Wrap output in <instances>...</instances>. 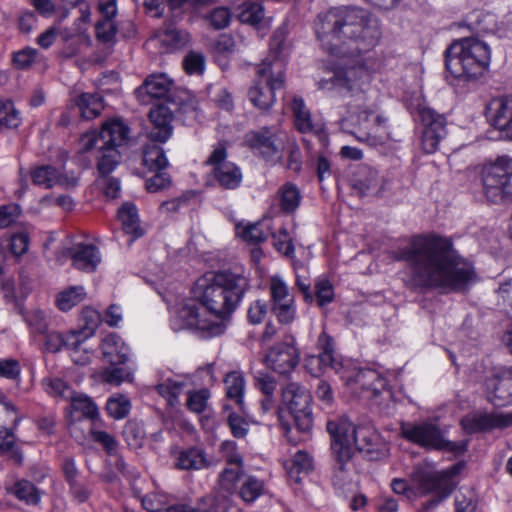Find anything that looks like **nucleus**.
<instances>
[{
	"label": "nucleus",
	"instance_id": "obj_1",
	"mask_svg": "<svg viewBox=\"0 0 512 512\" xmlns=\"http://www.w3.org/2000/svg\"><path fill=\"white\" fill-rule=\"evenodd\" d=\"M249 286V279L242 272L220 270L210 273L197 281L194 297L216 320L203 319L193 300L182 306L179 317L186 326L202 331L205 337L219 336L225 332L226 322L239 306Z\"/></svg>",
	"mask_w": 512,
	"mask_h": 512
},
{
	"label": "nucleus",
	"instance_id": "obj_2",
	"mask_svg": "<svg viewBox=\"0 0 512 512\" xmlns=\"http://www.w3.org/2000/svg\"><path fill=\"white\" fill-rule=\"evenodd\" d=\"M478 280L472 262L464 258L449 237L418 235V286L442 293H465Z\"/></svg>",
	"mask_w": 512,
	"mask_h": 512
},
{
	"label": "nucleus",
	"instance_id": "obj_3",
	"mask_svg": "<svg viewBox=\"0 0 512 512\" xmlns=\"http://www.w3.org/2000/svg\"><path fill=\"white\" fill-rule=\"evenodd\" d=\"M315 32L329 54L354 57L371 51L379 43L382 25L377 16L363 8H335L318 15Z\"/></svg>",
	"mask_w": 512,
	"mask_h": 512
},
{
	"label": "nucleus",
	"instance_id": "obj_4",
	"mask_svg": "<svg viewBox=\"0 0 512 512\" xmlns=\"http://www.w3.org/2000/svg\"><path fill=\"white\" fill-rule=\"evenodd\" d=\"M130 140V127L121 118L107 119L99 132L86 133L81 138V151H96L97 170L111 173L121 160L119 148Z\"/></svg>",
	"mask_w": 512,
	"mask_h": 512
},
{
	"label": "nucleus",
	"instance_id": "obj_5",
	"mask_svg": "<svg viewBox=\"0 0 512 512\" xmlns=\"http://www.w3.org/2000/svg\"><path fill=\"white\" fill-rule=\"evenodd\" d=\"M491 52L489 46L474 37L455 40L445 51V66L454 77L465 81H476L489 69Z\"/></svg>",
	"mask_w": 512,
	"mask_h": 512
},
{
	"label": "nucleus",
	"instance_id": "obj_6",
	"mask_svg": "<svg viewBox=\"0 0 512 512\" xmlns=\"http://www.w3.org/2000/svg\"><path fill=\"white\" fill-rule=\"evenodd\" d=\"M327 431L331 439L349 448L351 456L355 447L369 461L384 459L389 454L388 443L372 426H354L347 417H338L327 422Z\"/></svg>",
	"mask_w": 512,
	"mask_h": 512
},
{
	"label": "nucleus",
	"instance_id": "obj_7",
	"mask_svg": "<svg viewBox=\"0 0 512 512\" xmlns=\"http://www.w3.org/2000/svg\"><path fill=\"white\" fill-rule=\"evenodd\" d=\"M281 61H264L257 69V78L250 88L248 96L252 104L268 110L275 102V91L284 88V70Z\"/></svg>",
	"mask_w": 512,
	"mask_h": 512
},
{
	"label": "nucleus",
	"instance_id": "obj_8",
	"mask_svg": "<svg viewBox=\"0 0 512 512\" xmlns=\"http://www.w3.org/2000/svg\"><path fill=\"white\" fill-rule=\"evenodd\" d=\"M481 178L484 194L489 201H512L511 157L499 156L494 162L486 164L482 169Z\"/></svg>",
	"mask_w": 512,
	"mask_h": 512
},
{
	"label": "nucleus",
	"instance_id": "obj_9",
	"mask_svg": "<svg viewBox=\"0 0 512 512\" xmlns=\"http://www.w3.org/2000/svg\"><path fill=\"white\" fill-rule=\"evenodd\" d=\"M341 128L359 141L372 146L385 144L389 140L387 118L382 115L374 116L372 111L363 110L358 114H351L342 119Z\"/></svg>",
	"mask_w": 512,
	"mask_h": 512
},
{
	"label": "nucleus",
	"instance_id": "obj_10",
	"mask_svg": "<svg viewBox=\"0 0 512 512\" xmlns=\"http://www.w3.org/2000/svg\"><path fill=\"white\" fill-rule=\"evenodd\" d=\"M368 68L359 63L355 66H346L336 69L329 78L318 81V88L324 91L336 92L343 96H354L364 90L369 82Z\"/></svg>",
	"mask_w": 512,
	"mask_h": 512
},
{
	"label": "nucleus",
	"instance_id": "obj_11",
	"mask_svg": "<svg viewBox=\"0 0 512 512\" xmlns=\"http://www.w3.org/2000/svg\"><path fill=\"white\" fill-rule=\"evenodd\" d=\"M461 470L460 465H454L445 471L420 473L418 471V492L432 494V497L421 503L424 510L437 506L447 498L455 488L453 477Z\"/></svg>",
	"mask_w": 512,
	"mask_h": 512
},
{
	"label": "nucleus",
	"instance_id": "obj_12",
	"mask_svg": "<svg viewBox=\"0 0 512 512\" xmlns=\"http://www.w3.org/2000/svg\"><path fill=\"white\" fill-rule=\"evenodd\" d=\"M310 392L298 383H288L282 389V402L294 419L295 428L299 432H308L312 428L313 417Z\"/></svg>",
	"mask_w": 512,
	"mask_h": 512
},
{
	"label": "nucleus",
	"instance_id": "obj_13",
	"mask_svg": "<svg viewBox=\"0 0 512 512\" xmlns=\"http://www.w3.org/2000/svg\"><path fill=\"white\" fill-rule=\"evenodd\" d=\"M227 148L219 144L205 161L211 167V175L216 184L224 190H235L242 184L241 168L229 161Z\"/></svg>",
	"mask_w": 512,
	"mask_h": 512
},
{
	"label": "nucleus",
	"instance_id": "obj_14",
	"mask_svg": "<svg viewBox=\"0 0 512 512\" xmlns=\"http://www.w3.org/2000/svg\"><path fill=\"white\" fill-rule=\"evenodd\" d=\"M421 124V146L426 154L434 153L446 135V118L431 108L421 107L418 102Z\"/></svg>",
	"mask_w": 512,
	"mask_h": 512
},
{
	"label": "nucleus",
	"instance_id": "obj_15",
	"mask_svg": "<svg viewBox=\"0 0 512 512\" xmlns=\"http://www.w3.org/2000/svg\"><path fill=\"white\" fill-rule=\"evenodd\" d=\"M271 296V311L277 320L284 325L292 323L296 316L294 295L280 276H273L269 282Z\"/></svg>",
	"mask_w": 512,
	"mask_h": 512
},
{
	"label": "nucleus",
	"instance_id": "obj_16",
	"mask_svg": "<svg viewBox=\"0 0 512 512\" xmlns=\"http://www.w3.org/2000/svg\"><path fill=\"white\" fill-rule=\"evenodd\" d=\"M356 383L369 393L367 396L381 411L389 412L391 405V392L387 389V380L372 369H361L356 374Z\"/></svg>",
	"mask_w": 512,
	"mask_h": 512
},
{
	"label": "nucleus",
	"instance_id": "obj_17",
	"mask_svg": "<svg viewBox=\"0 0 512 512\" xmlns=\"http://www.w3.org/2000/svg\"><path fill=\"white\" fill-rule=\"evenodd\" d=\"M245 142L266 161H274L280 156L282 144L276 131L271 127L264 126L248 132L245 135Z\"/></svg>",
	"mask_w": 512,
	"mask_h": 512
},
{
	"label": "nucleus",
	"instance_id": "obj_18",
	"mask_svg": "<svg viewBox=\"0 0 512 512\" xmlns=\"http://www.w3.org/2000/svg\"><path fill=\"white\" fill-rule=\"evenodd\" d=\"M418 445L428 449L461 455L467 450V441L446 440L440 430L432 424L418 425Z\"/></svg>",
	"mask_w": 512,
	"mask_h": 512
},
{
	"label": "nucleus",
	"instance_id": "obj_19",
	"mask_svg": "<svg viewBox=\"0 0 512 512\" xmlns=\"http://www.w3.org/2000/svg\"><path fill=\"white\" fill-rule=\"evenodd\" d=\"M265 361L269 368L280 375H286L299 364L300 354L294 344L281 342L268 350Z\"/></svg>",
	"mask_w": 512,
	"mask_h": 512
},
{
	"label": "nucleus",
	"instance_id": "obj_20",
	"mask_svg": "<svg viewBox=\"0 0 512 512\" xmlns=\"http://www.w3.org/2000/svg\"><path fill=\"white\" fill-rule=\"evenodd\" d=\"M485 392L488 401L496 407L512 404V367L487 378Z\"/></svg>",
	"mask_w": 512,
	"mask_h": 512
},
{
	"label": "nucleus",
	"instance_id": "obj_21",
	"mask_svg": "<svg viewBox=\"0 0 512 512\" xmlns=\"http://www.w3.org/2000/svg\"><path fill=\"white\" fill-rule=\"evenodd\" d=\"M331 439V450L335 459V468L332 475V484L338 490H349L353 485L351 469V452L346 446Z\"/></svg>",
	"mask_w": 512,
	"mask_h": 512
},
{
	"label": "nucleus",
	"instance_id": "obj_22",
	"mask_svg": "<svg viewBox=\"0 0 512 512\" xmlns=\"http://www.w3.org/2000/svg\"><path fill=\"white\" fill-rule=\"evenodd\" d=\"M487 113L489 121L501 136L512 140V95L493 99Z\"/></svg>",
	"mask_w": 512,
	"mask_h": 512
},
{
	"label": "nucleus",
	"instance_id": "obj_23",
	"mask_svg": "<svg viewBox=\"0 0 512 512\" xmlns=\"http://www.w3.org/2000/svg\"><path fill=\"white\" fill-rule=\"evenodd\" d=\"M149 121L152 125L147 133L151 142L165 143L173 132V113L166 105H157L149 111Z\"/></svg>",
	"mask_w": 512,
	"mask_h": 512
},
{
	"label": "nucleus",
	"instance_id": "obj_24",
	"mask_svg": "<svg viewBox=\"0 0 512 512\" xmlns=\"http://www.w3.org/2000/svg\"><path fill=\"white\" fill-rule=\"evenodd\" d=\"M461 425L468 433L503 429L512 425V413H481L466 416L461 420Z\"/></svg>",
	"mask_w": 512,
	"mask_h": 512
},
{
	"label": "nucleus",
	"instance_id": "obj_25",
	"mask_svg": "<svg viewBox=\"0 0 512 512\" xmlns=\"http://www.w3.org/2000/svg\"><path fill=\"white\" fill-rule=\"evenodd\" d=\"M171 86L172 81L164 73L152 74L135 90V96L142 105H148L152 99L166 97Z\"/></svg>",
	"mask_w": 512,
	"mask_h": 512
},
{
	"label": "nucleus",
	"instance_id": "obj_26",
	"mask_svg": "<svg viewBox=\"0 0 512 512\" xmlns=\"http://www.w3.org/2000/svg\"><path fill=\"white\" fill-rule=\"evenodd\" d=\"M292 111L295 128L300 133L319 135L323 132L324 124L321 121L312 119L311 113L302 98L294 97L292 101Z\"/></svg>",
	"mask_w": 512,
	"mask_h": 512
},
{
	"label": "nucleus",
	"instance_id": "obj_27",
	"mask_svg": "<svg viewBox=\"0 0 512 512\" xmlns=\"http://www.w3.org/2000/svg\"><path fill=\"white\" fill-rule=\"evenodd\" d=\"M70 406L67 412L69 423L80 421L82 418L96 419L99 415L96 404L90 397L82 393L73 392V396L68 398Z\"/></svg>",
	"mask_w": 512,
	"mask_h": 512
},
{
	"label": "nucleus",
	"instance_id": "obj_28",
	"mask_svg": "<svg viewBox=\"0 0 512 512\" xmlns=\"http://www.w3.org/2000/svg\"><path fill=\"white\" fill-rule=\"evenodd\" d=\"M68 254L73 266L86 272H93L101 261L98 248L92 244H78Z\"/></svg>",
	"mask_w": 512,
	"mask_h": 512
},
{
	"label": "nucleus",
	"instance_id": "obj_29",
	"mask_svg": "<svg viewBox=\"0 0 512 512\" xmlns=\"http://www.w3.org/2000/svg\"><path fill=\"white\" fill-rule=\"evenodd\" d=\"M238 19L245 24L251 25L257 29L264 28L268 25L265 17L264 7L261 3L245 0L238 5Z\"/></svg>",
	"mask_w": 512,
	"mask_h": 512
},
{
	"label": "nucleus",
	"instance_id": "obj_30",
	"mask_svg": "<svg viewBox=\"0 0 512 512\" xmlns=\"http://www.w3.org/2000/svg\"><path fill=\"white\" fill-rule=\"evenodd\" d=\"M118 218L122 223L123 231L126 234L132 235L129 244L144 235V229L140 226L137 208L133 203H124L118 210Z\"/></svg>",
	"mask_w": 512,
	"mask_h": 512
},
{
	"label": "nucleus",
	"instance_id": "obj_31",
	"mask_svg": "<svg viewBox=\"0 0 512 512\" xmlns=\"http://www.w3.org/2000/svg\"><path fill=\"white\" fill-rule=\"evenodd\" d=\"M102 353L107 362L111 365L124 364L127 359V348L122 339L111 333L102 340Z\"/></svg>",
	"mask_w": 512,
	"mask_h": 512
},
{
	"label": "nucleus",
	"instance_id": "obj_32",
	"mask_svg": "<svg viewBox=\"0 0 512 512\" xmlns=\"http://www.w3.org/2000/svg\"><path fill=\"white\" fill-rule=\"evenodd\" d=\"M75 105L79 108L80 115L85 120L96 118L104 109L103 98L97 93L80 94L75 98Z\"/></svg>",
	"mask_w": 512,
	"mask_h": 512
},
{
	"label": "nucleus",
	"instance_id": "obj_33",
	"mask_svg": "<svg viewBox=\"0 0 512 512\" xmlns=\"http://www.w3.org/2000/svg\"><path fill=\"white\" fill-rule=\"evenodd\" d=\"M45 335V347L51 353L59 352L63 347L77 352L81 347L77 334L71 330L66 334L47 331Z\"/></svg>",
	"mask_w": 512,
	"mask_h": 512
},
{
	"label": "nucleus",
	"instance_id": "obj_34",
	"mask_svg": "<svg viewBox=\"0 0 512 512\" xmlns=\"http://www.w3.org/2000/svg\"><path fill=\"white\" fill-rule=\"evenodd\" d=\"M226 397L235 402L240 410L244 408L245 380L241 373L232 371L224 378Z\"/></svg>",
	"mask_w": 512,
	"mask_h": 512
},
{
	"label": "nucleus",
	"instance_id": "obj_35",
	"mask_svg": "<svg viewBox=\"0 0 512 512\" xmlns=\"http://www.w3.org/2000/svg\"><path fill=\"white\" fill-rule=\"evenodd\" d=\"M236 233L248 243L260 244L268 239L271 235V230L267 223L260 221L257 223H249L246 226L237 224Z\"/></svg>",
	"mask_w": 512,
	"mask_h": 512
},
{
	"label": "nucleus",
	"instance_id": "obj_36",
	"mask_svg": "<svg viewBox=\"0 0 512 512\" xmlns=\"http://www.w3.org/2000/svg\"><path fill=\"white\" fill-rule=\"evenodd\" d=\"M13 428L7 429L4 426L0 425V454H10V457L17 463L21 464L23 461L22 452L15 446V435L14 428L20 422L19 417H15L13 420Z\"/></svg>",
	"mask_w": 512,
	"mask_h": 512
},
{
	"label": "nucleus",
	"instance_id": "obj_37",
	"mask_svg": "<svg viewBox=\"0 0 512 512\" xmlns=\"http://www.w3.org/2000/svg\"><path fill=\"white\" fill-rule=\"evenodd\" d=\"M7 492L14 495L19 501L28 505H37L41 500L40 491L28 480L21 479L6 488Z\"/></svg>",
	"mask_w": 512,
	"mask_h": 512
},
{
	"label": "nucleus",
	"instance_id": "obj_38",
	"mask_svg": "<svg viewBox=\"0 0 512 512\" xmlns=\"http://www.w3.org/2000/svg\"><path fill=\"white\" fill-rule=\"evenodd\" d=\"M80 322V328L71 331L77 334L81 346L86 339L94 335L101 322L100 314L96 310L86 307L82 310Z\"/></svg>",
	"mask_w": 512,
	"mask_h": 512
},
{
	"label": "nucleus",
	"instance_id": "obj_39",
	"mask_svg": "<svg viewBox=\"0 0 512 512\" xmlns=\"http://www.w3.org/2000/svg\"><path fill=\"white\" fill-rule=\"evenodd\" d=\"M176 466L183 470H199L208 466L204 452L198 448H189L179 453Z\"/></svg>",
	"mask_w": 512,
	"mask_h": 512
},
{
	"label": "nucleus",
	"instance_id": "obj_40",
	"mask_svg": "<svg viewBox=\"0 0 512 512\" xmlns=\"http://www.w3.org/2000/svg\"><path fill=\"white\" fill-rule=\"evenodd\" d=\"M147 144L143 150V164L151 171L164 170L168 166V160L162 147L155 144Z\"/></svg>",
	"mask_w": 512,
	"mask_h": 512
},
{
	"label": "nucleus",
	"instance_id": "obj_41",
	"mask_svg": "<svg viewBox=\"0 0 512 512\" xmlns=\"http://www.w3.org/2000/svg\"><path fill=\"white\" fill-rule=\"evenodd\" d=\"M158 39L165 52H172L186 44L188 34L175 27L168 26L163 31L159 32Z\"/></svg>",
	"mask_w": 512,
	"mask_h": 512
},
{
	"label": "nucleus",
	"instance_id": "obj_42",
	"mask_svg": "<svg viewBox=\"0 0 512 512\" xmlns=\"http://www.w3.org/2000/svg\"><path fill=\"white\" fill-rule=\"evenodd\" d=\"M125 442L133 449L141 448L146 438L144 425L135 419L128 420L122 430Z\"/></svg>",
	"mask_w": 512,
	"mask_h": 512
},
{
	"label": "nucleus",
	"instance_id": "obj_43",
	"mask_svg": "<svg viewBox=\"0 0 512 512\" xmlns=\"http://www.w3.org/2000/svg\"><path fill=\"white\" fill-rule=\"evenodd\" d=\"M279 204L283 212L294 213L301 202V193L292 183H286L279 189Z\"/></svg>",
	"mask_w": 512,
	"mask_h": 512
},
{
	"label": "nucleus",
	"instance_id": "obj_44",
	"mask_svg": "<svg viewBox=\"0 0 512 512\" xmlns=\"http://www.w3.org/2000/svg\"><path fill=\"white\" fill-rule=\"evenodd\" d=\"M86 297L83 286H71L57 295L56 304L61 311H69Z\"/></svg>",
	"mask_w": 512,
	"mask_h": 512
},
{
	"label": "nucleus",
	"instance_id": "obj_45",
	"mask_svg": "<svg viewBox=\"0 0 512 512\" xmlns=\"http://www.w3.org/2000/svg\"><path fill=\"white\" fill-rule=\"evenodd\" d=\"M244 475V466H226L219 475L218 484L222 490L233 493Z\"/></svg>",
	"mask_w": 512,
	"mask_h": 512
},
{
	"label": "nucleus",
	"instance_id": "obj_46",
	"mask_svg": "<svg viewBox=\"0 0 512 512\" xmlns=\"http://www.w3.org/2000/svg\"><path fill=\"white\" fill-rule=\"evenodd\" d=\"M21 123L19 112L11 100H0V126L8 129L17 128Z\"/></svg>",
	"mask_w": 512,
	"mask_h": 512
},
{
	"label": "nucleus",
	"instance_id": "obj_47",
	"mask_svg": "<svg viewBox=\"0 0 512 512\" xmlns=\"http://www.w3.org/2000/svg\"><path fill=\"white\" fill-rule=\"evenodd\" d=\"M44 390L53 397H59L68 400L73 396L74 390L59 378H44L42 380Z\"/></svg>",
	"mask_w": 512,
	"mask_h": 512
},
{
	"label": "nucleus",
	"instance_id": "obj_48",
	"mask_svg": "<svg viewBox=\"0 0 512 512\" xmlns=\"http://www.w3.org/2000/svg\"><path fill=\"white\" fill-rule=\"evenodd\" d=\"M131 403L129 399L123 395L111 397L107 400V413L114 419H122L126 417L130 411Z\"/></svg>",
	"mask_w": 512,
	"mask_h": 512
},
{
	"label": "nucleus",
	"instance_id": "obj_49",
	"mask_svg": "<svg viewBox=\"0 0 512 512\" xmlns=\"http://www.w3.org/2000/svg\"><path fill=\"white\" fill-rule=\"evenodd\" d=\"M31 178L35 185L51 188L56 185V169L52 166H40L32 170Z\"/></svg>",
	"mask_w": 512,
	"mask_h": 512
},
{
	"label": "nucleus",
	"instance_id": "obj_50",
	"mask_svg": "<svg viewBox=\"0 0 512 512\" xmlns=\"http://www.w3.org/2000/svg\"><path fill=\"white\" fill-rule=\"evenodd\" d=\"M263 491V483L254 476H248L243 481L239 495L245 502L255 501Z\"/></svg>",
	"mask_w": 512,
	"mask_h": 512
},
{
	"label": "nucleus",
	"instance_id": "obj_51",
	"mask_svg": "<svg viewBox=\"0 0 512 512\" xmlns=\"http://www.w3.org/2000/svg\"><path fill=\"white\" fill-rule=\"evenodd\" d=\"M112 367L106 368L102 371L100 377L102 382L114 386L120 385L124 381H131L132 376L128 369L117 367L118 365H111Z\"/></svg>",
	"mask_w": 512,
	"mask_h": 512
},
{
	"label": "nucleus",
	"instance_id": "obj_52",
	"mask_svg": "<svg viewBox=\"0 0 512 512\" xmlns=\"http://www.w3.org/2000/svg\"><path fill=\"white\" fill-rule=\"evenodd\" d=\"M117 26L111 19H101L95 24L96 39L102 43L110 44L115 42Z\"/></svg>",
	"mask_w": 512,
	"mask_h": 512
},
{
	"label": "nucleus",
	"instance_id": "obj_53",
	"mask_svg": "<svg viewBox=\"0 0 512 512\" xmlns=\"http://www.w3.org/2000/svg\"><path fill=\"white\" fill-rule=\"evenodd\" d=\"M183 387V382L167 379L163 383H160L156 386V391L161 396L166 398L171 406H174L177 403L178 396L181 393Z\"/></svg>",
	"mask_w": 512,
	"mask_h": 512
},
{
	"label": "nucleus",
	"instance_id": "obj_54",
	"mask_svg": "<svg viewBox=\"0 0 512 512\" xmlns=\"http://www.w3.org/2000/svg\"><path fill=\"white\" fill-rule=\"evenodd\" d=\"M379 184V176L377 171L367 169L363 177L355 180L353 188L359 192L360 195H366L371 190L377 188Z\"/></svg>",
	"mask_w": 512,
	"mask_h": 512
},
{
	"label": "nucleus",
	"instance_id": "obj_55",
	"mask_svg": "<svg viewBox=\"0 0 512 512\" xmlns=\"http://www.w3.org/2000/svg\"><path fill=\"white\" fill-rule=\"evenodd\" d=\"M391 488L394 493L402 495L409 501L416 498V486L412 478H394Z\"/></svg>",
	"mask_w": 512,
	"mask_h": 512
},
{
	"label": "nucleus",
	"instance_id": "obj_56",
	"mask_svg": "<svg viewBox=\"0 0 512 512\" xmlns=\"http://www.w3.org/2000/svg\"><path fill=\"white\" fill-rule=\"evenodd\" d=\"M38 51L31 47L23 48L13 53L12 63L20 70L28 69L35 62Z\"/></svg>",
	"mask_w": 512,
	"mask_h": 512
},
{
	"label": "nucleus",
	"instance_id": "obj_57",
	"mask_svg": "<svg viewBox=\"0 0 512 512\" xmlns=\"http://www.w3.org/2000/svg\"><path fill=\"white\" fill-rule=\"evenodd\" d=\"M154 172V175L147 178L145 181V187L150 193L162 191L168 188L171 184V178L168 173L163 170Z\"/></svg>",
	"mask_w": 512,
	"mask_h": 512
},
{
	"label": "nucleus",
	"instance_id": "obj_58",
	"mask_svg": "<svg viewBox=\"0 0 512 512\" xmlns=\"http://www.w3.org/2000/svg\"><path fill=\"white\" fill-rule=\"evenodd\" d=\"M220 451L226 466H244L243 457L237 451L235 442L225 441L221 444Z\"/></svg>",
	"mask_w": 512,
	"mask_h": 512
},
{
	"label": "nucleus",
	"instance_id": "obj_59",
	"mask_svg": "<svg viewBox=\"0 0 512 512\" xmlns=\"http://www.w3.org/2000/svg\"><path fill=\"white\" fill-rule=\"evenodd\" d=\"M25 321L33 331L39 334L47 333L48 321L45 313L42 310L35 309L31 312H28L25 315Z\"/></svg>",
	"mask_w": 512,
	"mask_h": 512
},
{
	"label": "nucleus",
	"instance_id": "obj_60",
	"mask_svg": "<svg viewBox=\"0 0 512 512\" xmlns=\"http://www.w3.org/2000/svg\"><path fill=\"white\" fill-rule=\"evenodd\" d=\"M209 24L216 30L226 28L231 21V13L228 8L218 7L213 9L206 17Z\"/></svg>",
	"mask_w": 512,
	"mask_h": 512
},
{
	"label": "nucleus",
	"instance_id": "obj_61",
	"mask_svg": "<svg viewBox=\"0 0 512 512\" xmlns=\"http://www.w3.org/2000/svg\"><path fill=\"white\" fill-rule=\"evenodd\" d=\"M316 300L320 307L331 303L334 299L333 286L330 281L321 279L315 283Z\"/></svg>",
	"mask_w": 512,
	"mask_h": 512
},
{
	"label": "nucleus",
	"instance_id": "obj_62",
	"mask_svg": "<svg viewBox=\"0 0 512 512\" xmlns=\"http://www.w3.org/2000/svg\"><path fill=\"white\" fill-rule=\"evenodd\" d=\"M273 245L281 253L290 256L294 253V246L286 228L279 229L277 234L272 233Z\"/></svg>",
	"mask_w": 512,
	"mask_h": 512
},
{
	"label": "nucleus",
	"instance_id": "obj_63",
	"mask_svg": "<svg viewBox=\"0 0 512 512\" xmlns=\"http://www.w3.org/2000/svg\"><path fill=\"white\" fill-rule=\"evenodd\" d=\"M91 436L96 443L103 446L108 454L114 455L117 453L118 442L108 432L92 429Z\"/></svg>",
	"mask_w": 512,
	"mask_h": 512
},
{
	"label": "nucleus",
	"instance_id": "obj_64",
	"mask_svg": "<svg viewBox=\"0 0 512 512\" xmlns=\"http://www.w3.org/2000/svg\"><path fill=\"white\" fill-rule=\"evenodd\" d=\"M204 65V56L196 52H190L183 60V67L188 74H202L204 71Z\"/></svg>",
	"mask_w": 512,
	"mask_h": 512
}]
</instances>
